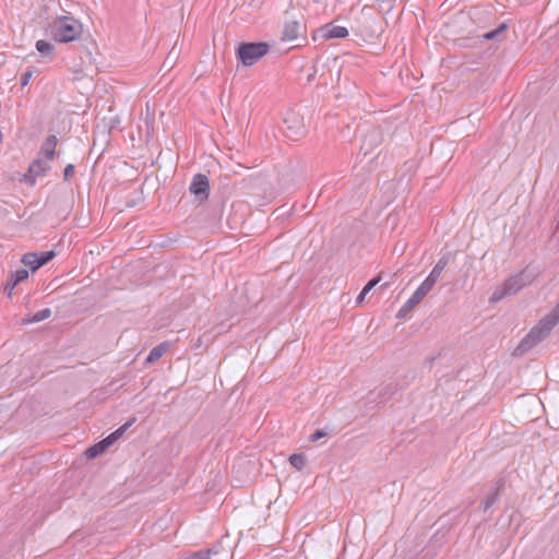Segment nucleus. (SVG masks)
Instances as JSON below:
<instances>
[{"mask_svg": "<svg viewBox=\"0 0 559 559\" xmlns=\"http://www.w3.org/2000/svg\"><path fill=\"white\" fill-rule=\"evenodd\" d=\"M559 322V304L539 322L531 329L526 336L520 342L514 349V355H523L538 343L544 341L551 332V330Z\"/></svg>", "mask_w": 559, "mask_h": 559, "instance_id": "f257e3e1", "label": "nucleus"}, {"mask_svg": "<svg viewBox=\"0 0 559 559\" xmlns=\"http://www.w3.org/2000/svg\"><path fill=\"white\" fill-rule=\"evenodd\" d=\"M536 274L528 267L509 276L500 286H498L491 294L490 302H498L506 297L515 295L524 287L531 285L535 280Z\"/></svg>", "mask_w": 559, "mask_h": 559, "instance_id": "f03ea898", "label": "nucleus"}, {"mask_svg": "<svg viewBox=\"0 0 559 559\" xmlns=\"http://www.w3.org/2000/svg\"><path fill=\"white\" fill-rule=\"evenodd\" d=\"M50 28L52 38L58 43L74 41L82 34V24L72 16H57Z\"/></svg>", "mask_w": 559, "mask_h": 559, "instance_id": "7ed1b4c3", "label": "nucleus"}, {"mask_svg": "<svg viewBox=\"0 0 559 559\" xmlns=\"http://www.w3.org/2000/svg\"><path fill=\"white\" fill-rule=\"evenodd\" d=\"M270 50V45L264 41L243 43L237 49V57L243 66H252L263 58Z\"/></svg>", "mask_w": 559, "mask_h": 559, "instance_id": "20e7f679", "label": "nucleus"}, {"mask_svg": "<svg viewBox=\"0 0 559 559\" xmlns=\"http://www.w3.org/2000/svg\"><path fill=\"white\" fill-rule=\"evenodd\" d=\"M135 421H136L135 417L130 418L127 423H124L118 429L112 431L106 438H104L99 442L91 445L86 450L85 455L88 459H95L98 455H100L107 448L112 445Z\"/></svg>", "mask_w": 559, "mask_h": 559, "instance_id": "39448f33", "label": "nucleus"}, {"mask_svg": "<svg viewBox=\"0 0 559 559\" xmlns=\"http://www.w3.org/2000/svg\"><path fill=\"white\" fill-rule=\"evenodd\" d=\"M50 169V160L39 157L31 163L28 171L24 175V181L28 186H34L36 179L44 177Z\"/></svg>", "mask_w": 559, "mask_h": 559, "instance_id": "423d86ee", "label": "nucleus"}, {"mask_svg": "<svg viewBox=\"0 0 559 559\" xmlns=\"http://www.w3.org/2000/svg\"><path fill=\"white\" fill-rule=\"evenodd\" d=\"M56 253L53 250L41 251V252H28L25 253L21 261L24 265L28 266L33 272L40 269L43 265L48 263L55 258Z\"/></svg>", "mask_w": 559, "mask_h": 559, "instance_id": "0eeeda50", "label": "nucleus"}, {"mask_svg": "<svg viewBox=\"0 0 559 559\" xmlns=\"http://www.w3.org/2000/svg\"><path fill=\"white\" fill-rule=\"evenodd\" d=\"M210 181L203 174L193 176L189 186V191L194 194L199 200L204 201L209 198Z\"/></svg>", "mask_w": 559, "mask_h": 559, "instance_id": "6e6552de", "label": "nucleus"}, {"mask_svg": "<svg viewBox=\"0 0 559 559\" xmlns=\"http://www.w3.org/2000/svg\"><path fill=\"white\" fill-rule=\"evenodd\" d=\"M305 32L306 27L301 22L296 20L285 21L281 38L283 41H293L302 37Z\"/></svg>", "mask_w": 559, "mask_h": 559, "instance_id": "1a4fd4ad", "label": "nucleus"}, {"mask_svg": "<svg viewBox=\"0 0 559 559\" xmlns=\"http://www.w3.org/2000/svg\"><path fill=\"white\" fill-rule=\"evenodd\" d=\"M320 36L324 39L331 38H345L348 36V29L344 26L334 25L333 23H328L318 29Z\"/></svg>", "mask_w": 559, "mask_h": 559, "instance_id": "9d476101", "label": "nucleus"}, {"mask_svg": "<svg viewBox=\"0 0 559 559\" xmlns=\"http://www.w3.org/2000/svg\"><path fill=\"white\" fill-rule=\"evenodd\" d=\"M417 290L404 302L396 313L397 319H404L424 299Z\"/></svg>", "mask_w": 559, "mask_h": 559, "instance_id": "9b49d317", "label": "nucleus"}, {"mask_svg": "<svg viewBox=\"0 0 559 559\" xmlns=\"http://www.w3.org/2000/svg\"><path fill=\"white\" fill-rule=\"evenodd\" d=\"M57 144H58V139L55 134L47 136V139L41 144V147L39 151V154L43 156V158H46L51 162L56 156Z\"/></svg>", "mask_w": 559, "mask_h": 559, "instance_id": "f8f14e48", "label": "nucleus"}, {"mask_svg": "<svg viewBox=\"0 0 559 559\" xmlns=\"http://www.w3.org/2000/svg\"><path fill=\"white\" fill-rule=\"evenodd\" d=\"M508 28H509L508 23L503 22L497 28L484 33L480 37L484 40H498V41H501L504 38V34H506Z\"/></svg>", "mask_w": 559, "mask_h": 559, "instance_id": "ddd939ff", "label": "nucleus"}, {"mask_svg": "<svg viewBox=\"0 0 559 559\" xmlns=\"http://www.w3.org/2000/svg\"><path fill=\"white\" fill-rule=\"evenodd\" d=\"M503 486H504V481L502 479H499L496 483L493 492L488 495L483 502L484 512L488 511L495 504V502L498 499L499 491L503 488Z\"/></svg>", "mask_w": 559, "mask_h": 559, "instance_id": "4468645a", "label": "nucleus"}, {"mask_svg": "<svg viewBox=\"0 0 559 559\" xmlns=\"http://www.w3.org/2000/svg\"><path fill=\"white\" fill-rule=\"evenodd\" d=\"M168 348H169V345L167 343H160V344L156 345L155 347H153L150 350V353L145 359V362L152 364V362L158 360L159 358H162L165 355V353L168 350Z\"/></svg>", "mask_w": 559, "mask_h": 559, "instance_id": "2eb2a0df", "label": "nucleus"}, {"mask_svg": "<svg viewBox=\"0 0 559 559\" xmlns=\"http://www.w3.org/2000/svg\"><path fill=\"white\" fill-rule=\"evenodd\" d=\"M36 50L43 56V58H47L49 60L53 59V50L55 47L50 43L39 39L35 44Z\"/></svg>", "mask_w": 559, "mask_h": 559, "instance_id": "dca6fc26", "label": "nucleus"}, {"mask_svg": "<svg viewBox=\"0 0 559 559\" xmlns=\"http://www.w3.org/2000/svg\"><path fill=\"white\" fill-rule=\"evenodd\" d=\"M439 280H437L435 276H432L430 273L429 275L424 280V282L417 287V292L426 297V295L432 289V287L435 286V284L438 282Z\"/></svg>", "mask_w": 559, "mask_h": 559, "instance_id": "f3484780", "label": "nucleus"}, {"mask_svg": "<svg viewBox=\"0 0 559 559\" xmlns=\"http://www.w3.org/2000/svg\"><path fill=\"white\" fill-rule=\"evenodd\" d=\"M215 554H217L215 548H206L191 552L189 556H187V559H210L211 556Z\"/></svg>", "mask_w": 559, "mask_h": 559, "instance_id": "a211bd4d", "label": "nucleus"}, {"mask_svg": "<svg viewBox=\"0 0 559 559\" xmlns=\"http://www.w3.org/2000/svg\"><path fill=\"white\" fill-rule=\"evenodd\" d=\"M289 463L297 471H301L306 466V456L302 453H295L289 456Z\"/></svg>", "mask_w": 559, "mask_h": 559, "instance_id": "6ab92c4d", "label": "nucleus"}, {"mask_svg": "<svg viewBox=\"0 0 559 559\" xmlns=\"http://www.w3.org/2000/svg\"><path fill=\"white\" fill-rule=\"evenodd\" d=\"M51 313L52 312H51L50 308L41 309V310L35 312L27 322L37 323V322L44 321V320L50 318Z\"/></svg>", "mask_w": 559, "mask_h": 559, "instance_id": "aec40b11", "label": "nucleus"}, {"mask_svg": "<svg viewBox=\"0 0 559 559\" xmlns=\"http://www.w3.org/2000/svg\"><path fill=\"white\" fill-rule=\"evenodd\" d=\"M380 282V277H377V278H373L371 281H369L365 287L362 288V290L359 293L358 297L356 298V302L359 304L361 302L366 295Z\"/></svg>", "mask_w": 559, "mask_h": 559, "instance_id": "412c9836", "label": "nucleus"}, {"mask_svg": "<svg viewBox=\"0 0 559 559\" xmlns=\"http://www.w3.org/2000/svg\"><path fill=\"white\" fill-rule=\"evenodd\" d=\"M28 275H29V273L26 269H19V270H15L14 272H11L10 277H12L15 281V283L19 284V283L27 280Z\"/></svg>", "mask_w": 559, "mask_h": 559, "instance_id": "4be33fe9", "label": "nucleus"}, {"mask_svg": "<svg viewBox=\"0 0 559 559\" xmlns=\"http://www.w3.org/2000/svg\"><path fill=\"white\" fill-rule=\"evenodd\" d=\"M452 260V254L450 252H447L442 254V257L437 261L436 266L444 271Z\"/></svg>", "mask_w": 559, "mask_h": 559, "instance_id": "5701e85b", "label": "nucleus"}, {"mask_svg": "<svg viewBox=\"0 0 559 559\" xmlns=\"http://www.w3.org/2000/svg\"><path fill=\"white\" fill-rule=\"evenodd\" d=\"M32 76H33V70L25 71L21 78V86L22 87L26 86L29 83Z\"/></svg>", "mask_w": 559, "mask_h": 559, "instance_id": "b1692460", "label": "nucleus"}, {"mask_svg": "<svg viewBox=\"0 0 559 559\" xmlns=\"http://www.w3.org/2000/svg\"><path fill=\"white\" fill-rule=\"evenodd\" d=\"M74 171H75L74 165L68 164L64 167V171H63L64 180H69L74 175Z\"/></svg>", "mask_w": 559, "mask_h": 559, "instance_id": "393cba45", "label": "nucleus"}, {"mask_svg": "<svg viewBox=\"0 0 559 559\" xmlns=\"http://www.w3.org/2000/svg\"><path fill=\"white\" fill-rule=\"evenodd\" d=\"M16 285L17 283H15V281L12 277H10V280L7 282L4 286V290L8 292L9 296H11L12 290L15 288Z\"/></svg>", "mask_w": 559, "mask_h": 559, "instance_id": "a878e982", "label": "nucleus"}, {"mask_svg": "<svg viewBox=\"0 0 559 559\" xmlns=\"http://www.w3.org/2000/svg\"><path fill=\"white\" fill-rule=\"evenodd\" d=\"M325 436V432L323 430H317L314 433L311 435L310 440L317 441Z\"/></svg>", "mask_w": 559, "mask_h": 559, "instance_id": "bb28decb", "label": "nucleus"}, {"mask_svg": "<svg viewBox=\"0 0 559 559\" xmlns=\"http://www.w3.org/2000/svg\"><path fill=\"white\" fill-rule=\"evenodd\" d=\"M443 270L439 269L438 266H433V269L431 270L430 274L432 276H435L437 280L440 278L441 274H442Z\"/></svg>", "mask_w": 559, "mask_h": 559, "instance_id": "cd10ccee", "label": "nucleus"}]
</instances>
